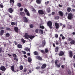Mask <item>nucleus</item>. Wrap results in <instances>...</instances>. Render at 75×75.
Masks as SVG:
<instances>
[{"mask_svg": "<svg viewBox=\"0 0 75 75\" xmlns=\"http://www.w3.org/2000/svg\"><path fill=\"white\" fill-rule=\"evenodd\" d=\"M70 44H72L74 45L75 44V41L74 40H72L70 42Z\"/></svg>", "mask_w": 75, "mask_h": 75, "instance_id": "17", "label": "nucleus"}, {"mask_svg": "<svg viewBox=\"0 0 75 75\" xmlns=\"http://www.w3.org/2000/svg\"><path fill=\"white\" fill-rule=\"evenodd\" d=\"M14 43L15 45H17V42H16V41H14Z\"/></svg>", "mask_w": 75, "mask_h": 75, "instance_id": "61", "label": "nucleus"}, {"mask_svg": "<svg viewBox=\"0 0 75 75\" xmlns=\"http://www.w3.org/2000/svg\"><path fill=\"white\" fill-rule=\"evenodd\" d=\"M8 12L10 13H12L13 11V9L12 8H9L8 10Z\"/></svg>", "mask_w": 75, "mask_h": 75, "instance_id": "14", "label": "nucleus"}, {"mask_svg": "<svg viewBox=\"0 0 75 75\" xmlns=\"http://www.w3.org/2000/svg\"><path fill=\"white\" fill-rule=\"evenodd\" d=\"M58 60L57 59L55 60V61L54 62L55 65H57V62H58Z\"/></svg>", "mask_w": 75, "mask_h": 75, "instance_id": "45", "label": "nucleus"}, {"mask_svg": "<svg viewBox=\"0 0 75 75\" xmlns=\"http://www.w3.org/2000/svg\"><path fill=\"white\" fill-rule=\"evenodd\" d=\"M25 38H26V39H28V38H29L30 40H32L33 38H34V36L28 35V33H25Z\"/></svg>", "mask_w": 75, "mask_h": 75, "instance_id": "1", "label": "nucleus"}, {"mask_svg": "<svg viewBox=\"0 0 75 75\" xmlns=\"http://www.w3.org/2000/svg\"><path fill=\"white\" fill-rule=\"evenodd\" d=\"M59 15H60V16L61 17H62V16H64V13H63V12H62V11H59Z\"/></svg>", "mask_w": 75, "mask_h": 75, "instance_id": "12", "label": "nucleus"}, {"mask_svg": "<svg viewBox=\"0 0 75 75\" xmlns=\"http://www.w3.org/2000/svg\"><path fill=\"white\" fill-rule=\"evenodd\" d=\"M23 9H23V8H20V11H23Z\"/></svg>", "mask_w": 75, "mask_h": 75, "instance_id": "53", "label": "nucleus"}, {"mask_svg": "<svg viewBox=\"0 0 75 75\" xmlns=\"http://www.w3.org/2000/svg\"><path fill=\"white\" fill-rule=\"evenodd\" d=\"M11 69L12 71L14 72V65L13 64L12 66H11Z\"/></svg>", "mask_w": 75, "mask_h": 75, "instance_id": "13", "label": "nucleus"}, {"mask_svg": "<svg viewBox=\"0 0 75 75\" xmlns=\"http://www.w3.org/2000/svg\"><path fill=\"white\" fill-rule=\"evenodd\" d=\"M58 55H59V56H63V55H64V53L63 51H61L59 52V53L58 54Z\"/></svg>", "mask_w": 75, "mask_h": 75, "instance_id": "11", "label": "nucleus"}, {"mask_svg": "<svg viewBox=\"0 0 75 75\" xmlns=\"http://www.w3.org/2000/svg\"><path fill=\"white\" fill-rule=\"evenodd\" d=\"M73 58L75 59V55H74L73 56Z\"/></svg>", "mask_w": 75, "mask_h": 75, "instance_id": "64", "label": "nucleus"}, {"mask_svg": "<svg viewBox=\"0 0 75 75\" xmlns=\"http://www.w3.org/2000/svg\"><path fill=\"white\" fill-rule=\"evenodd\" d=\"M35 33H38V29H37L35 31Z\"/></svg>", "mask_w": 75, "mask_h": 75, "instance_id": "63", "label": "nucleus"}, {"mask_svg": "<svg viewBox=\"0 0 75 75\" xmlns=\"http://www.w3.org/2000/svg\"><path fill=\"white\" fill-rule=\"evenodd\" d=\"M12 3H13V4H14V0H10V4H11Z\"/></svg>", "mask_w": 75, "mask_h": 75, "instance_id": "32", "label": "nucleus"}, {"mask_svg": "<svg viewBox=\"0 0 75 75\" xmlns=\"http://www.w3.org/2000/svg\"><path fill=\"white\" fill-rule=\"evenodd\" d=\"M20 70H22L23 69V66L21 65L20 67Z\"/></svg>", "mask_w": 75, "mask_h": 75, "instance_id": "41", "label": "nucleus"}, {"mask_svg": "<svg viewBox=\"0 0 75 75\" xmlns=\"http://www.w3.org/2000/svg\"><path fill=\"white\" fill-rule=\"evenodd\" d=\"M32 11H34V12H35L36 11L35 10V9H34V8H33V10H32Z\"/></svg>", "mask_w": 75, "mask_h": 75, "instance_id": "57", "label": "nucleus"}, {"mask_svg": "<svg viewBox=\"0 0 75 75\" xmlns=\"http://www.w3.org/2000/svg\"><path fill=\"white\" fill-rule=\"evenodd\" d=\"M38 60H39V61H42V57H40V56H38Z\"/></svg>", "mask_w": 75, "mask_h": 75, "instance_id": "19", "label": "nucleus"}, {"mask_svg": "<svg viewBox=\"0 0 75 75\" xmlns=\"http://www.w3.org/2000/svg\"><path fill=\"white\" fill-rule=\"evenodd\" d=\"M72 40V39L71 38H69L68 39V41H71Z\"/></svg>", "mask_w": 75, "mask_h": 75, "instance_id": "51", "label": "nucleus"}, {"mask_svg": "<svg viewBox=\"0 0 75 75\" xmlns=\"http://www.w3.org/2000/svg\"><path fill=\"white\" fill-rule=\"evenodd\" d=\"M42 1L41 0H38V4H41Z\"/></svg>", "mask_w": 75, "mask_h": 75, "instance_id": "46", "label": "nucleus"}, {"mask_svg": "<svg viewBox=\"0 0 75 75\" xmlns=\"http://www.w3.org/2000/svg\"><path fill=\"white\" fill-rule=\"evenodd\" d=\"M23 19L25 23H27L28 22V20L27 18L25 16H24L23 18Z\"/></svg>", "mask_w": 75, "mask_h": 75, "instance_id": "8", "label": "nucleus"}, {"mask_svg": "<svg viewBox=\"0 0 75 75\" xmlns=\"http://www.w3.org/2000/svg\"><path fill=\"white\" fill-rule=\"evenodd\" d=\"M69 57L72 58V57H73V54L72 53V51H70L69 52Z\"/></svg>", "mask_w": 75, "mask_h": 75, "instance_id": "7", "label": "nucleus"}, {"mask_svg": "<svg viewBox=\"0 0 75 75\" xmlns=\"http://www.w3.org/2000/svg\"><path fill=\"white\" fill-rule=\"evenodd\" d=\"M4 34V30H2L0 31V35H3Z\"/></svg>", "mask_w": 75, "mask_h": 75, "instance_id": "18", "label": "nucleus"}, {"mask_svg": "<svg viewBox=\"0 0 75 75\" xmlns=\"http://www.w3.org/2000/svg\"><path fill=\"white\" fill-rule=\"evenodd\" d=\"M56 66L57 68H60V67H61V63H59V64H56Z\"/></svg>", "mask_w": 75, "mask_h": 75, "instance_id": "27", "label": "nucleus"}, {"mask_svg": "<svg viewBox=\"0 0 75 75\" xmlns=\"http://www.w3.org/2000/svg\"><path fill=\"white\" fill-rule=\"evenodd\" d=\"M47 67V64L45 63L43 64L41 67L42 69H45Z\"/></svg>", "mask_w": 75, "mask_h": 75, "instance_id": "9", "label": "nucleus"}, {"mask_svg": "<svg viewBox=\"0 0 75 75\" xmlns=\"http://www.w3.org/2000/svg\"><path fill=\"white\" fill-rule=\"evenodd\" d=\"M17 5L18 7H21V4L20 3H18L17 4Z\"/></svg>", "mask_w": 75, "mask_h": 75, "instance_id": "30", "label": "nucleus"}, {"mask_svg": "<svg viewBox=\"0 0 75 75\" xmlns=\"http://www.w3.org/2000/svg\"><path fill=\"white\" fill-rule=\"evenodd\" d=\"M24 11H25V13H27V12H28V10L26 8H25L24 9Z\"/></svg>", "mask_w": 75, "mask_h": 75, "instance_id": "37", "label": "nucleus"}, {"mask_svg": "<svg viewBox=\"0 0 75 75\" xmlns=\"http://www.w3.org/2000/svg\"><path fill=\"white\" fill-rule=\"evenodd\" d=\"M25 50L27 51H29L30 52V49L28 47H26L25 48Z\"/></svg>", "mask_w": 75, "mask_h": 75, "instance_id": "24", "label": "nucleus"}, {"mask_svg": "<svg viewBox=\"0 0 75 75\" xmlns=\"http://www.w3.org/2000/svg\"><path fill=\"white\" fill-rule=\"evenodd\" d=\"M71 11V8L69 7H68L67 9V11H68V13H69Z\"/></svg>", "mask_w": 75, "mask_h": 75, "instance_id": "26", "label": "nucleus"}, {"mask_svg": "<svg viewBox=\"0 0 75 75\" xmlns=\"http://www.w3.org/2000/svg\"><path fill=\"white\" fill-rule=\"evenodd\" d=\"M59 18V16H56L54 17V19L55 20H58Z\"/></svg>", "mask_w": 75, "mask_h": 75, "instance_id": "28", "label": "nucleus"}, {"mask_svg": "<svg viewBox=\"0 0 75 75\" xmlns=\"http://www.w3.org/2000/svg\"><path fill=\"white\" fill-rule=\"evenodd\" d=\"M29 26L30 28H33V27H34V25L30 24V25Z\"/></svg>", "mask_w": 75, "mask_h": 75, "instance_id": "40", "label": "nucleus"}, {"mask_svg": "<svg viewBox=\"0 0 75 75\" xmlns=\"http://www.w3.org/2000/svg\"><path fill=\"white\" fill-rule=\"evenodd\" d=\"M6 30H7L8 31H10L11 30V29L7 27L6 28Z\"/></svg>", "mask_w": 75, "mask_h": 75, "instance_id": "42", "label": "nucleus"}, {"mask_svg": "<svg viewBox=\"0 0 75 75\" xmlns=\"http://www.w3.org/2000/svg\"><path fill=\"white\" fill-rule=\"evenodd\" d=\"M21 16H22V17H24L25 16V13L24 12L21 11L20 12Z\"/></svg>", "mask_w": 75, "mask_h": 75, "instance_id": "10", "label": "nucleus"}, {"mask_svg": "<svg viewBox=\"0 0 75 75\" xmlns=\"http://www.w3.org/2000/svg\"><path fill=\"white\" fill-rule=\"evenodd\" d=\"M52 15H54V14H55V12H52Z\"/></svg>", "mask_w": 75, "mask_h": 75, "instance_id": "62", "label": "nucleus"}, {"mask_svg": "<svg viewBox=\"0 0 75 75\" xmlns=\"http://www.w3.org/2000/svg\"><path fill=\"white\" fill-rule=\"evenodd\" d=\"M73 16L72 15V14L71 13H69L68 15V18L69 20H71L72 18H73Z\"/></svg>", "mask_w": 75, "mask_h": 75, "instance_id": "3", "label": "nucleus"}, {"mask_svg": "<svg viewBox=\"0 0 75 75\" xmlns=\"http://www.w3.org/2000/svg\"><path fill=\"white\" fill-rule=\"evenodd\" d=\"M11 25H16V23L14 22H12L11 23Z\"/></svg>", "mask_w": 75, "mask_h": 75, "instance_id": "48", "label": "nucleus"}, {"mask_svg": "<svg viewBox=\"0 0 75 75\" xmlns=\"http://www.w3.org/2000/svg\"><path fill=\"white\" fill-rule=\"evenodd\" d=\"M27 13H26V14L27 16H30V14L29 11H28V12H27Z\"/></svg>", "mask_w": 75, "mask_h": 75, "instance_id": "35", "label": "nucleus"}, {"mask_svg": "<svg viewBox=\"0 0 75 75\" xmlns=\"http://www.w3.org/2000/svg\"><path fill=\"white\" fill-rule=\"evenodd\" d=\"M52 23L51 21H49L47 22V25L49 27L50 30H52Z\"/></svg>", "mask_w": 75, "mask_h": 75, "instance_id": "2", "label": "nucleus"}, {"mask_svg": "<svg viewBox=\"0 0 75 75\" xmlns=\"http://www.w3.org/2000/svg\"><path fill=\"white\" fill-rule=\"evenodd\" d=\"M10 34L8 33H7L6 34V37H10Z\"/></svg>", "mask_w": 75, "mask_h": 75, "instance_id": "34", "label": "nucleus"}, {"mask_svg": "<svg viewBox=\"0 0 75 75\" xmlns=\"http://www.w3.org/2000/svg\"><path fill=\"white\" fill-rule=\"evenodd\" d=\"M0 69L2 71H5L6 69L4 66H1L0 68Z\"/></svg>", "mask_w": 75, "mask_h": 75, "instance_id": "6", "label": "nucleus"}, {"mask_svg": "<svg viewBox=\"0 0 75 75\" xmlns=\"http://www.w3.org/2000/svg\"><path fill=\"white\" fill-rule=\"evenodd\" d=\"M38 13L39 14H41V15H43L44 14V12L42 10H39Z\"/></svg>", "mask_w": 75, "mask_h": 75, "instance_id": "4", "label": "nucleus"}, {"mask_svg": "<svg viewBox=\"0 0 75 75\" xmlns=\"http://www.w3.org/2000/svg\"><path fill=\"white\" fill-rule=\"evenodd\" d=\"M64 44H65V45H68V42H65Z\"/></svg>", "mask_w": 75, "mask_h": 75, "instance_id": "60", "label": "nucleus"}, {"mask_svg": "<svg viewBox=\"0 0 75 75\" xmlns=\"http://www.w3.org/2000/svg\"><path fill=\"white\" fill-rule=\"evenodd\" d=\"M0 30H4V28L3 27H1L0 28Z\"/></svg>", "mask_w": 75, "mask_h": 75, "instance_id": "56", "label": "nucleus"}, {"mask_svg": "<svg viewBox=\"0 0 75 75\" xmlns=\"http://www.w3.org/2000/svg\"><path fill=\"white\" fill-rule=\"evenodd\" d=\"M40 28H41V29H42V30L44 29L45 27L43 25L41 26V25L40 24Z\"/></svg>", "mask_w": 75, "mask_h": 75, "instance_id": "23", "label": "nucleus"}, {"mask_svg": "<svg viewBox=\"0 0 75 75\" xmlns=\"http://www.w3.org/2000/svg\"><path fill=\"white\" fill-rule=\"evenodd\" d=\"M39 33L42 34H44V31H43V30L41 29H40L39 30Z\"/></svg>", "mask_w": 75, "mask_h": 75, "instance_id": "22", "label": "nucleus"}, {"mask_svg": "<svg viewBox=\"0 0 75 75\" xmlns=\"http://www.w3.org/2000/svg\"><path fill=\"white\" fill-rule=\"evenodd\" d=\"M54 37L56 38H58V35L57 34H55Z\"/></svg>", "mask_w": 75, "mask_h": 75, "instance_id": "43", "label": "nucleus"}, {"mask_svg": "<svg viewBox=\"0 0 75 75\" xmlns=\"http://www.w3.org/2000/svg\"><path fill=\"white\" fill-rule=\"evenodd\" d=\"M59 42H60V41L59 40L57 41L56 42V45H59Z\"/></svg>", "mask_w": 75, "mask_h": 75, "instance_id": "38", "label": "nucleus"}, {"mask_svg": "<svg viewBox=\"0 0 75 75\" xmlns=\"http://www.w3.org/2000/svg\"><path fill=\"white\" fill-rule=\"evenodd\" d=\"M58 50H59V47L58 46H57L55 48V52H57L58 51Z\"/></svg>", "mask_w": 75, "mask_h": 75, "instance_id": "16", "label": "nucleus"}, {"mask_svg": "<svg viewBox=\"0 0 75 75\" xmlns=\"http://www.w3.org/2000/svg\"><path fill=\"white\" fill-rule=\"evenodd\" d=\"M26 71H27V69H25L23 70V72H25Z\"/></svg>", "mask_w": 75, "mask_h": 75, "instance_id": "59", "label": "nucleus"}, {"mask_svg": "<svg viewBox=\"0 0 75 75\" xmlns=\"http://www.w3.org/2000/svg\"><path fill=\"white\" fill-rule=\"evenodd\" d=\"M3 7H4L3 5H2L1 4H0V7H1V8H3Z\"/></svg>", "mask_w": 75, "mask_h": 75, "instance_id": "52", "label": "nucleus"}, {"mask_svg": "<svg viewBox=\"0 0 75 75\" xmlns=\"http://www.w3.org/2000/svg\"><path fill=\"white\" fill-rule=\"evenodd\" d=\"M62 40H65V37L64 36H63L62 37Z\"/></svg>", "mask_w": 75, "mask_h": 75, "instance_id": "58", "label": "nucleus"}, {"mask_svg": "<svg viewBox=\"0 0 75 75\" xmlns=\"http://www.w3.org/2000/svg\"><path fill=\"white\" fill-rule=\"evenodd\" d=\"M41 52H42V53L43 54H44V53H45V51L44 50H41Z\"/></svg>", "mask_w": 75, "mask_h": 75, "instance_id": "49", "label": "nucleus"}, {"mask_svg": "<svg viewBox=\"0 0 75 75\" xmlns=\"http://www.w3.org/2000/svg\"><path fill=\"white\" fill-rule=\"evenodd\" d=\"M47 13H50V11H51V8L50 7H49L47 9Z\"/></svg>", "mask_w": 75, "mask_h": 75, "instance_id": "25", "label": "nucleus"}, {"mask_svg": "<svg viewBox=\"0 0 75 75\" xmlns=\"http://www.w3.org/2000/svg\"><path fill=\"white\" fill-rule=\"evenodd\" d=\"M45 44H46V42H45V41L42 42V47H44L45 45Z\"/></svg>", "mask_w": 75, "mask_h": 75, "instance_id": "21", "label": "nucleus"}, {"mask_svg": "<svg viewBox=\"0 0 75 75\" xmlns=\"http://www.w3.org/2000/svg\"><path fill=\"white\" fill-rule=\"evenodd\" d=\"M14 60H15V61H16V62H17L18 61V59L16 58H14Z\"/></svg>", "mask_w": 75, "mask_h": 75, "instance_id": "55", "label": "nucleus"}, {"mask_svg": "<svg viewBox=\"0 0 75 75\" xmlns=\"http://www.w3.org/2000/svg\"><path fill=\"white\" fill-rule=\"evenodd\" d=\"M13 57L14 58H17V55L14 54H12Z\"/></svg>", "mask_w": 75, "mask_h": 75, "instance_id": "36", "label": "nucleus"}, {"mask_svg": "<svg viewBox=\"0 0 75 75\" xmlns=\"http://www.w3.org/2000/svg\"><path fill=\"white\" fill-rule=\"evenodd\" d=\"M48 49L45 48V52H46V53H47V52H48Z\"/></svg>", "mask_w": 75, "mask_h": 75, "instance_id": "33", "label": "nucleus"}, {"mask_svg": "<svg viewBox=\"0 0 75 75\" xmlns=\"http://www.w3.org/2000/svg\"><path fill=\"white\" fill-rule=\"evenodd\" d=\"M17 47L18 48H22V45L20 44H18L17 45Z\"/></svg>", "mask_w": 75, "mask_h": 75, "instance_id": "20", "label": "nucleus"}, {"mask_svg": "<svg viewBox=\"0 0 75 75\" xmlns=\"http://www.w3.org/2000/svg\"><path fill=\"white\" fill-rule=\"evenodd\" d=\"M33 54L35 55H38V52L35 51L33 52Z\"/></svg>", "mask_w": 75, "mask_h": 75, "instance_id": "29", "label": "nucleus"}, {"mask_svg": "<svg viewBox=\"0 0 75 75\" xmlns=\"http://www.w3.org/2000/svg\"><path fill=\"white\" fill-rule=\"evenodd\" d=\"M55 25L56 29H59L60 27L59 25V23H55Z\"/></svg>", "mask_w": 75, "mask_h": 75, "instance_id": "5", "label": "nucleus"}, {"mask_svg": "<svg viewBox=\"0 0 75 75\" xmlns=\"http://www.w3.org/2000/svg\"><path fill=\"white\" fill-rule=\"evenodd\" d=\"M14 30L17 33H18V28L17 27H15L14 28Z\"/></svg>", "mask_w": 75, "mask_h": 75, "instance_id": "15", "label": "nucleus"}, {"mask_svg": "<svg viewBox=\"0 0 75 75\" xmlns=\"http://www.w3.org/2000/svg\"><path fill=\"white\" fill-rule=\"evenodd\" d=\"M3 51V50L2 49V48H0V53H1Z\"/></svg>", "mask_w": 75, "mask_h": 75, "instance_id": "50", "label": "nucleus"}, {"mask_svg": "<svg viewBox=\"0 0 75 75\" xmlns=\"http://www.w3.org/2000/svg\"><path fill=\"white\" fill-rule=\"evenodd\" d=\"M22 42H23V43H24L25 42V40L23 38H22L21 40Z\"/></svg>", "mask_w": 75, "mask_h": 75, "instance_id": "44", "label": "nucleus"}, {"mask_svg": "<svg viewBox=\"0 0 75 75\" xmlns=\"http://www.w3.org/2000/svg\"><path fill=\"white\" fill-rule=\"evenodd\" d=\"M28 62H31L32 61V59H31V58L30 57H28Z\"/></svg>", "mask_w": 75, "mask_h": 75, "instance_id": "31", "label": "nucleus"}, {"mask_svg": "<svg viewBox=\"0 0 75 75\" xmlns=\"http://www.w3.org/2000/svg\"><path fill=\"white\" fill-rule=\"evenodd\" d=\"M68 74H69V75H71V71L69 70Z\"/></svg>", "mask_w": 75, "mask_h": 75, "instance_id": "47", "label": "nucleus"}, {"mask_svg": "<svg viewBox=\"0 0 75 75\" xmlns=\"http://www.w3.org/2000/svg\"><path fill=\"white\" fill-rule=\"evenodd\" d=\"M49 3H50V2L48 1H47V2H46L45 3V4L46 5H48V4H49Z\"/></svg>", "mask_w": 75, "mask_h": 75, "instance_id": "39", "label": "nucleus"}, {"mask_svg": "<svg viewBox=\"0 0 75 75\" xmlns=\"http://www.w3.org/2000/svg\"><path fill=\"white\" fill-rule=\"evenodd\" d=\"M8 15H9V17H10L11 18H13V17H12V16H11L9 14V13L8 14Z\"/></svg>", "mask_w": 75, "mask_h": 75, "instance_id": "54", "label": "nucleus"}]
</instances>
